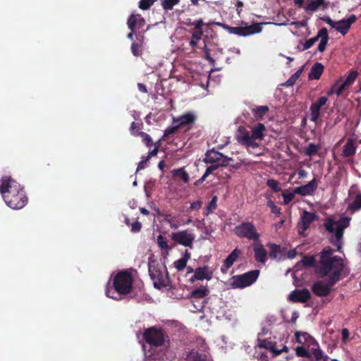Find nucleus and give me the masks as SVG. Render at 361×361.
<instances>
[{"label": "nucleus", "instance_id": "obj_1", "mask_svg": "<svg viewBox=\"0 0 361 361\" xmlns=\"http://www.w3.org/2000/svg\"><path fill=\"white\" fill-rule=\"evenodd\" d=\"M0 193L5 203L13 209H20L25 206L27 198L23 188L10 176L1 178Z\"/></svg>", "mask_w": 361, "mask_h": 361}, {"label": "nucleus", "instance_id": "obj_2", "mask_svg": "<svg viewBox=\"0 0 361 361\" xmlns=\"http://www.w3.org/2000/svg\"><path fill=\"white\" fill-rule=\"evenodd\" d=\"M334 250L330 247H326L321 252L317 272L320 276H326L331 284L337 282L341 277V273L343 269V259L333 255Z\"/></svg>", "mask_w": 361, "mask_h": 361}, {"label": "nucleus", "instance_id": "obj_3", "mask_svg": "<svg viewBox=\"0 0 361 361\" xmlns=\"http://www.w3.org/2000/svg\"><path fill=\"white\" fill-rule=\"evenodd\" d=\"M133 289V277L130 272L122 271L111 275L106 284L105 294L114 300H121V295L130 293Z\"/></svg>", "mask_w": 361, "mask_h": 361}, {"label": "nucleus", "instance_id": "obj_4", "mask_svg": "<svg viewBox=\"0 0 361 361\" xmlns=\"http://www.w3.org/2000/svg\"><path fill=\"white\" fill-rule=\"evenodd\" d=\"M350 218L343 216H333L326 219L324 226L331 236V243L336 246L337 250L341 251L343 231L349 226Z\"/></svg>", "mask_w": 361, "mask_h": 361}, {"label": "nucleus", "instance_id": "obj_5", "mask_svg": "<svg viewBox=\"0 0 361 361\" xmlns=\"http://www.w3.org/2000/svg\"><path fill=\"white\" fill-rule=\"evenodd\" d=\"M216 24L226 29L231 34L245 37L253 34L259 33L262 30V25L264 23H254L251 25L245 27H229L220 23H218ZM265 24L274 23H266Z\"/></svg>", "mask_w": 361, "mask_h": 361}, {"label": "nucleus", "instance_id": "obj_6", "mask_svg": "<svg viewBox=\"0 0 361 361\" xmlns=\"http://www.w3.org/2000/svg\"><path fill=\"white\" fill-rule=\"evenodd\" d=\"M207 345L202 338L197 340V346L192 349L186 356V361H213L207 353Z\"/></svg>", "mask_w": 361, "mask_h": 361}, {"label": "nucleus", "instance_id": "obj_7", "mask_svg": "<svg viewBox=\"0 0 361 361\" xmlns=\"http://www.w3.org/2000/svg\"><path fill=\"white\" fill-rule=\"evenodd\" d=\"M322 19L332 28L335 29L343 35H345L349 31L351 25L357 20V17L355 15L352 14L349 17L338 21H334L327 16Z\"/></svg>", "mask_w": 361, "mask_h": 361}, {"label": "nucleus", "instance_id": "obj_8", "mask_svg": "<svg viewBox=\"0 0 361 361\" xmlns=\"http://www.w3.org/2000/svg\"><path fill=\"white\" fill-rule=\"evenodd\" d=\"M259 270H253L232 278L231 285L235 288H243L252 285L258 278Z\"/></svg>", "mask_w": 361, "mask_h": 361}, {"label": "nucleus", "instance_id": "obj_9", "mask_svg": "<svg viewBox=\"0 0 361 361\" xmlns=\"http://www.w3.org/2000/svg\"><path fill=\"white\" fill-rule=\"evenodd\" d=\"M235 233L240 238H245L254 242L258 241L259 234L252 223L243 222L235 227Z\"/></svg>", "mask_w": 361, "mask_h": 361}, {"label": "nucleus", "instance_id": "obj_10", "mask_svg": "<svg viewBox=\"0 0 361 361\" xmlns=\"http://www.w3.org/2000/svg\"><path fill=\"white\" fill-rule=\"evenodd\" d=\"M144 337L149 344L152 350L154 348L162 345L165 341L163 331L156 327L147 329L144 333Z\"/></svg>", "mask_w": 361, "mask_h": 361}, {"label": "nucleus", "instance_id": "obj_11", "mask_svg": "<svg viewBox=\"0 0 361 361\" xmlns=\"http://www.w3.org/2000/svg\"><path fill=\"white\" fill-rule=\"evenodd\" d=\"M171 237L175 243L191 248L196 236L192 230L185 229L172 233Z\"/></svg>", "mask_w": 361, "mask_h": 361}, {"label": "nucleus", "instance_id": "obj_12", "mask_svg": "<svg viewBox=\"0 0 361 361\" xmlns=\"http://www.w3.org/2000/svg\"><path fill=\"white\" fill-rule=\"evenodd\" d=\"M319 39H320L319 44L318 45V51L319 52H323L327 45V42L329 40V35H328V31L327 29L325 27H323L320 29L314 37L310 38L304 43L302 50H307L312 47L315 42H317Z\"/></svg>", "mask_w": 361, "mask_h": 361}, {"label": "nucleus", "instance_id": "obj_13", "mask_svg": "<svg viewBox=\"0 0 361 361\" xmlns=\"http://www.w3.org/2000/svg\"><path fill=\"white\" fill-rule=\"evenodd\" d=\"M236 139L240 144L247 147L257 148L259 147V143L254 138L252 133L245 128H239Z\"/></svg>", "mask_w": 361, "mask_h": 361}, {"label": "nucleus", "instance_id": "obj_14", "mask_svg": "<svg viewBox=\"0 0 361 361\" xmlns=\"http://www.w3.org/2000/svg\"><path fill=\"white\" fill-rule=\"evenodd\" d=\"M231 158L224 156L223 154L215 150L208 151L204 157V162L207 164H216L217 165L226 166L231 161Z\"/></svg>", "mask_w": 361, "mask_h": 361}, {"label": "nucleus", "instance_id": "obj_15", "mask_svg": "<svg viewBox=\"0 0 361 361\" xmlns=\"http://www.w3.org/2000/svg\"><path fill=\"white\" fill-rule=\"evenodd\" d=\"M317 218L314 213L304 211L300 216V221L298 224V233L303 235L310 224Z\"/></svg>", "mask_w": 361, "mask_h": 361}, {"label": "nucleus", "instance_id": "obj_16", "mask_svg": "<svg viewBox=\"0 0 361 361\" xmlns=\"http://www.w3.org/2000/svg\"><path fill=\"white\" fill-rule=\"evenodd\" d=\"M213 277V271L208 266H203L198 267L195 269L194 275L192 276L190 281L194 282L195 280L203 281L207 280L209 281Z\"/></svg>", "mask_w": 361, "mask_h": 361}, {"label": "nucleus", "instance_id": "obj_17", "mask_svg": "<svg viewBox=\"0 0 361 361\" xmlns=\"http://www.w3.org/2000/svg\"><path fill=\"white\" fill-rule=\"evenodd\" d=\"M332 285L331 281H329V283L317 281L313 284L312 291L315 295L319 297L326 296L329 294Z\"/></svg>", "mask_w": 361, "mask_h": 361}, {"label": "nucleus", "instance_id": "obj_18", "mask_svg": "<svg viewBox=\"0 0 361 361\" xmlns=\"http://www.w3.org/2000/svg\"><path fill=\"white\" fill-rule=\"evenodd\" d=\"M318 186L317 180L313 178L307 184L295 188V192L302 196L312 195Z\"/></svg>", "mask_w": 361, "mask_h": 361}, {"label": "nucleus", "instance_id": "obj_19", "mask_svg": "<svg viewBox=\"0 0 361 361\" xmlns=\"http://www.w3.org/2000/svg\"><path fill=\"white\" fill-rule=\"evenodd\" d=\"M310 298V293L307 289L295 290L292 291L289 295L288 299L292 302H305Z\"/></svg>", "mask_w": 361, "mask_h": 361}, {"label": "nucleus", "instance_id": "obj_20", "mask_svg": "<svg viewBox=\"0 0 361 361\" xmlns=\"http://www.w3.org/2000/svg\"><path fill=\"white\" fill-rule=\"evenodd\" d=\"M326 97H319L317 102L313 103L310 106V120L316 122L319 116L320 109L322 106L325 105L327 102Z\"/></svg>", "mask_w": 361, "mask_h": 361}, {"label": "nucleus", "instance_id": "obj_21", "mask_svg": "<svg viewBox=\"0 0 361 361\" xmlns=\"http://www.w3.org/2000/svg\"><path fill=\"white\" fill-rule=\"evenodd\" d=\"M253 250L255 259L259 262L264 264L267 261V252L264 246L259 243V240L254 243Z\"/></svg>", "mask_w": 361, "mask_h": 361}, {"label": "nucleus", "instance_id": "obj_22", "mask_svg": "<svg viewBox=\"0 0 361 361\" xmlns=\"http://www.w3.org/2000/svg\"><path fill=\"white\" fill-rule=\"evenodd\" d=\"M195 120V116L192 112L186 113L178 118H173V124H177L178 127L192 124Z\"/></svg>", "mask_w": 361, "mask_h": 361}, {"label": "nucleus", "instance_id": "obj_23", "mask_svg": "<svg viewBox=\"0 0 361 361\" xmlns=\"http://www.w3.org/2000/svg\"><path fill=\"white\" fill-rule=\"evenodd\" d=\"M145 25L144 18L139 14H132L128 20V26L130 30H134L135 28H140Z\"/></svg>", "mask_w": 361, "mask_h": 361}, {"label": "nucleus", "instance_id": "obj_24", "mask_svg": "<svg viewBox=\"0 0 361 361\" xmlns=\"http://www.w3.org/2000/svg\"><path fill=\"white\" fill-rule=\"evenodd\" d=\"M326 6V0H307L304 8L307 12H315L318 9Z\"/></svg>", "mask_w": 361, "mask_h": 361}, {"label": "nucleus", "instance_id": "obj_25", "mask_svg": "<svg viewBox=\"0 0 361 361\" xmlns=\"http://www.w3.org/2000/svg\"><path fill=\"white\" fill-rule=\"evenodd\" d=\"M151 278L154 280V286L157 288L165 287L168 283L167 277L163 274H157L150 271Z\"/></svg>", "mask_w": 361, "mask_h": 361}, {"label": "nucleus", "instance_id": "obj_26", "mask_svg": "<svg viewBox=\"0 0 361 361\" xmlns=\"http://www.w3.org/2000/svg\"><path fill=\"white\" fill-rule=\"evenodd\" d=\"M346 87H348L343 82V78H340L332 85L331 89L327 92V94L330 96L335 94L338 96Z\"/></svg>", "mask_w": 361, "mask_h": 361}, {"label": "nucleus", "instance_id": "obj_27", "mask_svg": "<svg viewBox=\"0 0 361 361\" xmlns=\"http://www.w3.org/2000/svg\"><path fill=\"white\" fill-rule=\"evenodd\" d=\"M295 338L297 342L301 345H310L311 344L316 343L315 340L309 334L303 332H296Z\"/></svg>", "mask_w": 361, "mask_h": 361}, {"label": "nucleus", "instance_id": "obj_28", "mask_svg": "<svg viewBox=\"0 0 361 361\" xmlns=\"http://www.w3.org/2000/svg\"><path fill=\"white\" fill-rule=\"evenodd\" d=\"M209 290L206 287L202 286L196 288L191 293V300H197L205 301V297L208 295Z\"/></svg>", "mask_w": 361, "mask_h": 361}, {"label": "nucleus", "instance_id": "obj_29", "mask_svg": "<svg viewBox=\"0 0 361 361\" xmlns=\"http://www.w3.org/2000/svg\"><path fill=\"white\" fill-rule=\"evenodd\" d=\"M324 71V66L320 63H316L311 68L308 78L310 80H318Z\"/></svg>", "mask_w": 361, "mask_h": 361}, {"label": "nucleus", "instance_id": "obj_30", "mask_svg": "<svg viewBox=\"0 0 361 361\" xmlns=\"http://www.w3.org/2000/svg\"><path fill=\"white\" fill-rule=\"evenodd\" d=\"M266 130V128L262 123H257L255 126L252 128L251 133L254 136V138L256 139L257 141H261L264 139V132Z\"/></svg>", "mask_w": 361, "mask_h": 361}, {"label": "nucleus", "instance_id": "obj_31", "mask_svg": "<svg viewBox=\"0 0 361 361\" xmlns=\"http://www.w3.org/2000/svg\"><path fill=\"white\" fill-rule=\"evenodd\" d=\"M356 152V147L355 146L354 142L349 139L343 146V155L344 157L353 156Z\"/></svg>", "mask_w": 361, "mask_h": 361}, {"label": "nucleus", "instance_id": "obj_32", "mask_svg": "<svg viewBox=\"0 0 361 361\" xmlns=\"http://www.w3.org/2000/svg\"><path fill=\"white\" fill-rule=\"evenodd\" d=\"M240 252L238 249H235L224 260V267L226 269L230 268L238 258Z\"/></svg>", "mask_w": 361, "mask_h": 361}, {"label": "nucleus", "instance_id": "obj_33", "mask_svg": "<svg viewBox=\"0 0 361 361\" xmlns=\"http://www.w3.org/2000/svg\"><path fill=\"white\" fill-rule=\"evenodd\" d=\"M157 245L160 250H161L165 254H168L171 249L168 244L166 238L161 235H159L157 236Z\"/></svg>", "mask_w": 361, "mask_h": 361}, {"label": "nucleus", "instance_id": "obj_34", "mask_svg": "<svg viewBox=\"0 0 361 361\" xmlns=\"http://www.w3.org/2000/svg\"><path fill=\"white\" fill-rule=\"evenodd\" d=\"M348 209L352 212H355L361 209V193L356 195L354 200L349 204Z\"/></svg>", "mask_w": 361, "mask_h": 361}, {"label": "nucleus", "instance_id": "obj_35", "mask_svg": "<svg viewBox=\"0 0 361 361\" xmlns=\"http://www.w3.org/2000/svg\"><path fill=\"white\" fill-rule=\"evenodd\" d=\"M172 173L174 176L180 177L185 183L190 180L188 173L183 168L174 169Z\"/></svg>", "mask_w": 361, "mask_h": 361}, {"label": "nucleus", "instance_id": "obj_36", "mask_svg": "<svg viewBox=\"0 0 361 361\" xmlns=\"http://www.w3.org/2000/svg\"><path fill=\"white\" fill-rule=\"evenodd\" d=\"M357 76V72L355 70H352L350 71L346 78L343 79V82L346 85L347 87H349L354 82Z\"/></svg>", "mask_w": 361, "mask_h": 361}, {"label": "nucleus", "instance_id": "obj_37", "mask_svg": "<svg viewBox=\"0 0 361 361\" xmlns=\"http://www.w3.org/2000/svg\"><path fill=\"white\" fill-rule=\"evenodd\" d=\"M192 308L190 310L193 312H201L204 307L205 301L201 300H191Z\"/></svg>", "mask_w": 361, "mask_h": 361}, {"label": "nucleus", "instance_id": "obj_38", "mask_svg": "<svg viewBox=\"0 0 361 361\" xmlns=\"http://www.w3.org/2000/svg\"><path fill=\"white\" fill-rule=\"evenodd\" d=\"M269 256L271 258L276 259L280 256L281 248L280 246L275 244H271L269 245Z\"/></svg>", "mask_w": 361, "mask_h": 361}, {"label": "nucleus", "instance_id": "obj_39", "mask_svg": "<svg viewBox=\"0 0 361 361\" xmlns=\"http://www.w3.org/2000/svg\"><path fill=\"white\" fill-rule=\"evenodd\" d=\"M297 192H295V189L293 190H286L283 194V202L285 204H288L293 200Z\"/></svg>", "mask_w": 361, "mask_h": 361}, {"label": "nucleus", "instance_id": "obj_40", "mask_svg": "<svg viewBox=\"0 0 361 361\" xmlns=\"http://www.w3.org/2000/svg\"><path fill=\"white\" fill-rule=\"evenodd\" d=\"M267 185L271 188L274 192H279L281 190L280 183L274 179H268Z\"/></svg>", "mask_w": 361, "mask_h": 361}, {"label": "nucleus", "instance_id": "obj_41", "mask_svg": "<svg viewBox=\"0 0 361 361\" xmlns=\"http://www.w3.org/2000/svg\"><path fill=\"white\" fill-rule=\"evenodd\" d=\"M216 202H217V197L214 196L206 209V212H205L206 216H208L214 209H216V207H217Z\"/></svg>", "mask_w": 361, "mask_h": 361}, {"label": "nucleus", "instance_id": "obj_42", "mask_svg": "<svg viewBox=\"0 0 361 361\" xmlns=\"http://www.w3.org/2000/svg\"><path fill=\"white\" fill-rule=\"evenodd\" d=\"M180 0H162L161 6L165 10H171L179 3Z\"/></svg>", "mask_w": 361, "mask_h": 361}, {"label": "nucleus", "instance_id": "obj_43", "mask_svg": "<svg viewBox=\"0 0 361 361\" xmlns=\"http://www.w3.org/2000/svg\"><path fill=\"white\" fill-rule=\"evenodd\" d=\"M302 69L300 68L293 75H292L290 78L286 82V85L287 86H293L296 80L298 79L300 75H301Z\"/></svg>", "mask_w": 361, "mask_h": 361}, {"label": "nucleus", "instance_id": "obj_44", "mask_svg": "<svg viewBox=\"0 0 361 361\" xmlns=\"http://www.w3.org/2000/svg\"><path fill=\"white\" fill-rule=\"evenodd\" d=\"M202 34H203V31H196V32H193L192 39L190 42V44L192 47L196 46L197 42L201 39Z\"/></svg>", "mask_w": 361, "mask_h": 361}, {"label": "nucleus", "instance_id": "obj_45", "mask_svg": "<svg viewBox=\"0 0 361 361\" xmlns=\"http://www.w3.org/2000/svg\"><path fill=\"white\" fill-rule=\"evenodd\" d=\"M269 109L266 106H260L254 109L255 116L257 118L262 117L267 111Z\"/></svg>", "mask_w": 361, "mask_h": 361}, {"label": "nucleus", "instance_id": "obj_46", "mask_svg": "<svg viewBox=\"0 0 361 361\" xmlns=\"http://www.w3.org/2000/svg\"><path fill=\"white\" fill-rule=\"evenodd\" d=\"M318 149L319 147L317 145L310 143L305 149V154L311 157L317 153Z\"/></svg>", "mask_w": 361, "mask_h": 361}, {"label": "nucleus", "instance_id": "obj_47", "mask_svg": "<svg viewBox=\"0 0 361 361\" xmlns=\"http://www.w3.org/2000/svg\"><path fill=\"white\" fill-rule=\"evenodd\" d=\"M156 1L157 0H140L139 8L142 10H147L152 6Z\"/></svg>", "mask_w": 361, "mask_h": 361}, {"label": "nucleus", "instance_id": "obj_48", "mask_svg": "<svg viewBox=\"0 0 361 361\" xmlns=\"http://www.w3.org/2000/svg\"><path fill=\"white\" fill-rule=\"evenodd\" d=\"M302 264L305 267H311L315 262L314 256H305L301 260Z\"/></svg>", "mask_w": 361, "mask_h": 361}, {"label": "nucleus", "instance_id": "obj_49", "mask_svg": "<svg viewBox=\"0 0 361 361\" xmlns=\"http://www.w3.org/2000/svg\"><path fill=\"white\" fill-rule=\"evenodd\" d=\"M137 136H140L142 138V141L146 144L147 146L150 147L152 145L151 137L145 132H139Z\"/></svg>", "mask_w": 361, "mask_h": 361}, {"label": "nucleus", "instance_id": "obj_50", "mask_svg": "<svg viewBox=\"0 0 361 361\" xmlns=\"http://www.w3.org/2000/svg\"><path fill=\"white\" fill-rule=\"evenodd\" d=\"M186 264H187V259L181 258L174 262V267L178 270H180V271L183 270L186 267Z\"/></svg>", "mask_w": 361, "mask_h": 361}, {"label": "nucleus", "instance_id": "obj_51", "mask_svg": "<svg viewBox=\"0 0 361 361\" xmlns=\"http://www.w3.org/2000/svg\"><path fill=\"white\" fill-rule=\"evenodd\" d=\"M296 354L300 357H307L310 356V354L304 346H300L296 348Z\"/></svg>", "mask_w": 361, "mask_h": 361}, {"label": "nucleus", "instance_id": "obj_52", "mask_svg": "<svg viewBox=\"0 0 361 361\" xmlns=\"http://www.w3.org/2000/svg\"><path fill=\"white\" fill-rule=\"evenodd\" d=\"M131 51L134 56H138L142 54L141 47L135 43H133L131 45Z\"/></svg>", "mask_w": 361, "mask_h": 361}, {"label": "nucleus", "instance_id": "obj_53", "mask_svg": "<svg viewBox=\"0 0 361 361\" xmlns=\"http://www.w3.org/2000/svg\"><path fill=\"white\" fill-rule=\"evenodd\" d=\"M149 160V157L145 156L142 157L141 161L138 163L136 171L144 169Z\"/></svg>", "mask_w": 361, "mask_h": 361}, {"label": "nucleus", "instance_id": "obj_54", "mask_svg": "<svg viewBox=\"0 0 361 361\" xmlns=\"http://www.w3.org/2000/svg\"><path fill=\"white\" fill-rule=\"evenodd\" d=\"M166 222L169 224L170 227L171 228L176 229L178 228L180 224H178L176 221L175 217L170 216L166 219Z\"/></svg>", "mask_w": 361, "mask_h": 361}, {"label": "nucleus", "instance_id": "obj_55", "mask_svg": "<svg viewBox=\"0 0 361 361\" xmlns=\"http://www.w3.org/2000/svg\"><path fill=\"white\" fill-rule=\"evenodd\" d=\"M179 127L177 124H173L172 126L167 128L164 131V136H169L173 134Z\"/></svg>", "mask_w": 361, "mask_h": 361}, {"label": "nucleus", "instance_id": "obj_56", "mask_svg": "<svg viewBox=\"0 0 361 361\" xmlns=\"http://www.w3.org/2000/svg\"><path fill=\"white\" fill-rule=\"evenodd\" d=\"M314 355L315 361H331L327 356L323 355L321 351L316 352Z\"/></svg>", "mask_w": 361, "mask_h": 361}, {"label": "nucleus", "instance_id": "obj_57", "mask_svg": "<svg viewBox=\"0 0 361 361\" xmlns=\"http://www.w3.org/2000/svg\"><path fill=\"white\" fill-rule=\"evenodd\" d=\"M210 166H209L205 172H204V177H207L209 174H211L214 171H215L220 165H217L216 164H212Z\"/></svg>", "mask_w": 361, "mask_h": 361}, {"label": "nucleus", "instance_id": "obj_58", "mask_svg": "<svg viewBox=\"0 0 361 361\" xmlns=\"http://www.w3.org/2000/svg\"><path fill=\"white\" fill-rule=\"evenodd\" d=\"M203 24L204 23L202 19H199L192 23V25L195 26V28L197 31H202V27Z\"/></svg>", "mask_w": 361, "mask_h": 361}, {"label": "nucleus", "instance_id": "obj_59", "mask_svg": "<svg viewBox=\"0 0 361 361\" xmlns=\"http://www.w3.org/2000/svg\"><path fill=\"white\" fill-rule=\"evenodd\" d=\"M202 202L200 200L193 202L190 204V209L192 210L199 209L202 207Z\"/></svg>", "mask_w": 361, "mask_h": 361}, {"label": "nucleus", "instance_id": "obj_60", "mask_svg": "<svg viewBox=\"0 0 361 361\" xmlns=\"http://www.w3.org/2000/svg\"><path fill=\"white\" fill-rule=\"evenodd\" d=\"M341 334H342V341L343 343H346L348 337H349V331L347 329H343L342 331H341Z\"/></svg>", "mask_w": 361, "mask_h": 361}, {"label": "nucleus", "instance_id": "obj_61", "mask_svg": "<svg viewBox=\"0 0 361 361\" xmlns=\"http://www.w3.org/2000/svg\"><path fill=\"white\" fill-rule=\"evenodd\" d=\"M142 225L140 222H135L132 224L131 230L133 232H138L140 231Z\"/></svg>", "mask_w": 361, "mask_h": 361}, {"label": "nucleus", "instance_id": "obj_62", "mask_svg": "<svg viewBox=\"0 0 361 361\" xmlns=\"http://www.w3.org/2000/svg\"><path fill=\"white\" fill-rule=\"evenodd\" d=\"M195 226L198 229H202L204 226V220H196L195 222Z\"/></svg>", "mask_w": 361, "mask_h": 361}, {"label": "nucleus", "instance_id": "obj_63", "mask_svg": "<svg viewBox=\"0 0 361 361\" xmlns=\"http://www.w3.org/2000/svg\"><path fill=\"white\" fill-rule=\"evenodd\" d=\"M298 175L299 178H304L307 176V173L304 169H299L298 171Z\"/></svg>", "mask_w": 361, "mask_h": 361}, {"label": "nucleus", "instance_id": "obj_64", "mask_svg": "<svg viewBox=\"0 0 361 361\" xmlns=\"http://www.w3.org/2000/svg\"><path fill=\"white\" fill-rule=\"evenodd\" d=\"M130 133L133 135H135V136H137V133H139V131L137 130H135V122H133L130 125Z\"/></svg>", "mask_w": 361, "mask_h": 361}]
</instances>
